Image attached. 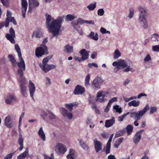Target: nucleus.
Returning <instances> with one entry per match:
<instances>
[{"mask_svg": "<svg viewBox=\"0 0 159 159\" xmlns=\"http://www.w3.org/2000/svg\"><path fill=\"white\" fill-rule=\"evenodd\" d=\"M149 106L148 104H147L143 110H140L137 112H130V117L134 118L136 120H139L149 110Z\"/></svg>", "mask_w": 159, "mask_h": 159, "instance_id": "20e7f679", "label": "nucleus"}, {"mask_svg": "<svg viewBox=\"0 0 159 159\" xmlns=\"http://www.w3.org/2000/svg\"><path fill=\"white\" fill-rule=\"evenodd\" d=\"M116 100H110L107 107L105 109V112H107L109 111L110 107H111L110 104L112 103L113 101Z\"/></svg>", "mask_w": 159, "mask_h": 159, "instance_id": "c03bdc74", "label": "nucleus"}, {"mask_svg": "<svg viewBox=\"0 0 159 159\" xmlns=\"http://www.w3.org/2000/svg\"><path fill=\"white\" fill-rule=\"evenodd\" d=\"M128 135H129L133 131V127L131 125H129L126 127Z\"/></svg>", "mask_w": 159, "mask_h": 159, "instance_id": "4c0bfd02", "label": "nucleus"}, {"mask_svg": "<svg viewBox=\"0 0 159 159\" xmlns=\"http://www.w3.org/2000/svg\"><path fill=\"white\" fill-rule=\"evenodd\" d=\"M127 67L126 68H125L124 70V72H128L129 71H130L132 72L134 71V70L132 68H130V66H127Z\"/></svg>", "mask_w": 159, "mask_h": 159, "instance_id": "6e6d98bb", "label": "nucleus"}, {"mask_svg": "<svg viewBox=\"0 0 159 159\" xmlns=\"http://www.w3.org/2000/svg\"><path fill=\"white\" fill-rule=\"evenodd\" d=\"M15 49L18 53V56L20 62H17V64L19 67L17 70V73L21 76L23 75V71L25 70V62L23 58L22 57V55L20 49L17 44H16L15 45Z\"/></svg>", "mask_w": 159, "mask_h": 159, "instance_id": "f03ea898", "label": "nucleus"}, {"mask_svg": "<svg viewBox=\"0 0 159 159\" xmlns=\"http://www.w3.org/2000/svg\"><path fill=\"white\" fill-rule=\"evenodd\" d=\"M19 75L20 78V88L21 93L22 95L25 97L27 95L26 93V87L25 86L26 81L25 78L23 77V75L21 76L20 75Z\"/></svg>", "mask_w": 159, "mask_h": 159, "instance_id": "423d86ee", "label": "nucleus"}, {"mask_svg": "<svg viewBox=\"0 0 159 159\" xmlns=\"http://www.w3.org/2000/svg\"><path fill=\"white\" fill-rule=\"evenodd\" d=\"M143 131V129H141L136 132L133 139V142L135 144H137L139 142L141 139L142 133Z\"/></svg>", "mask_w": 159, "mask_h": 159, "instance_id": "4468645a", "label": "nucleus"}, {"mask_svg": "<svg viewBox=\"0 0 159 159\" xmlns=\"http://www.w3.org/2000/svg\"><path fill=\"white\" fill-rule=\"evenodd\" d=\"M76 152L72 149L70 150L69 154L66 156L67 159H76Z\"/></svg>", "mask_w": 159, "mask_h": 159, "instance_id": "aec40b11", "label": "nucleus"}, {"mask_svg": "<svg viewBox=\"0 0 159 159\" xmlns=\"http://www.w3.org/2000/svg\"><path fill=\"white\" fill-rule=\"evenodd\" d=\"M40 115L42 117L43 120H45V119L44 117L46 116H47V112L43 110H40Z\"/></svg>", "mask_w": 159, "mask_h": 159, "instance_id": "e433bc0d", "label": "nucleus"}, {"mask_svg": "<svg viewBox=\"0 0 159 159\" xmlns=\"http://www.w3.org/2000/svg\"><path fill=\"white\" fill-rule=\"evenodd\" d=\"M33 34H35L36 37L40 38L43 36V34L41 31H39L37 32H34L33 33Z\"/></svg>", "mask_w": 159, "mask_h": 159, "instance_id": "37998d69", "label": "nucleus"}, {"mask_svg": "<svg viewBox=\"0 0 159 159\" xmlns=\"http://www.w3.org/2000/svg\"><path fill=\"white\" fill-rule=\"evenodd\" d=\"M13 155V153H10L7 155L4 158V159H11Z\"/></svg>", "mask_w": 159, "mask_h": 159, "instance_id": "0e129e2a", "label": "nucleus"}, {"mask_svg": "<svg viewBox=\"0 0 159 159\" xmlns=\"http://www.w3.org/2000/svg\"><path fill=\"white\" fill-rule=\"evenodd\" d=\"M88 37L95 40H97L98 39V35L97 33L95 34L94 32H91L90 34L88 36Z\"/></svg>", "mask_w": 159, "mask_h": 159, "instance_id": "393cba45", "label": "nucleus"}, {"mask_svg": "<svg viewBox=\"0 0 159 159\" xmlns=\"http://www.w3.org/2000/svg\"><path fill=\"white\" fill-rule=\"evenodd\" d=\"M29 89L30 96L32 99H34V94L35 92V87L34 84L30 80L29 82Z\"/></svg>", "mask_w": 159, "mask_h": 159, "instance_id": "ddd939ff", "label": "nucleus"}, {"mask_svg": "<svg viewBox=\"0 0 159 159\" xmlns=\"http://www.w3.org/2000/svg\"><path fill=\"white\" fill-rule=\"evenodd\" d=\"M104 13V11L103 9H100L98 11V14L99 16H102Z\"/></svg>", "mask_w": 159, "mask_h": 159, "instance_id": "4d7b16f0", "label": "nucleus"}, {"mask_svg": "<svg viewBox=\"0 0 159 159\" xmlns=\"http://www.w3.org/2000/svg\"><path fill=\"white\" fill-rule=\"evenodd\" d=\"M56 68V66L53 64H48L46 67H44L42 69L45 73H46L52 69H54Z\"/></svg>", "mask_w": 159, "mask_h": 159, "instance_id": "5701e85b", "label": "nucleus"}, {"mask_svg": "<svg viewBox=\"0 0 159 159\" xmlns=\"http://www.w3.org/2000/svg\"><path fill=\"white\" fill-rule=\"evenodd\" d=\"M48 53V48L40 46V47L36 48L35 51V55L37 57H41L44 54H47Z\"/></svg>", "mask_w": 159, "mask_h": 159, "instance_id": "0eeeda50", "label": "nucleus"}, {"mask_svg": "<svg viewBox=\"0 0 159 159\" xmlns=\"http://www.w3.org/2000/svg\"><path fill=\"white\" fill-rule=\"evenodd\" d=\"M90 80V74L88 73L85 78V85L87 87L89 84V81Z\"/></svg>", "mask_w": 159, "mask_h": 159, "instance_id": "f704fd0d", "label": "nucleus"}, {"mask_svg": "<svg viewBox=\"0 0 159 159\" xmlns=\"http://www.w3.org/2000/svg\"><path fill=\"white\" fill-rule=\"evenodd\" d=\"M144 96H146L147 94L143 93H142L139 94L138 95L137 97L136 96H134L131 97L129 98H125V97H124V99H136L137 98H140L141 97Z\"/></svg>", "mask_w": 159, "mask_h": 159, "instance_id": "cd10ccee", "label": "nucleus"}, {"mask_svg": "<svg viewBox=\"0 0 159 159\" xmlns=\"http://www.w3.org/2000/svg\"><path fill=\"white\" fill-rule=\"evenodd\" d=\"M102 79L99 77H96L93 81V85L96 88H99L101 84L103 82Z\"/></svg>", "mask_w": 159, "mask_h": 159, "instance_id": "2eb2a0df", "label": "nucleus"}, {"mask_svg": "<svg viewBox=\"0 0 159 159\" xmlns=\"http://www.w3.org/2000/svg\"><path fill=\"white\" fill-rule=\"evenodd\" d=\"M157 110V108L155 107H150V113L151 114H153L156 112Z\"/></svg>", "mask_w": 159, "mask_h": 159, "instance_id": "5fc2aeb1", "label": "nucleus"}, {"mask_svg": "<svg viewBox=\"0 0 159 159\" xmlns=\"http://www.w3.org/2000/svg\"><path fill=\"white\" fill-rule=\"evenodd\" d=\"M28 154V149L27 148L25 151L23 153L21 154L19 156V157H20L21 156L23 157V158H25L26 156Z\"/></svg>", "mask_w": 159, "mask_h": 159, "instance_id": "09e8293b", "label": "nucleus"}, {"mask_svg": "<svg viewBox=\"0 0 159 159\" xmlns=\"http://www.w3.org/2000/svg\"><path fill=\"white\" fill-rule=\"evenodd\" d=\"M8 98L6 99H15L14 94L13 93H8L7 95Z\"/></svg>", "mask_w": 159, "mask_h": 159, "instance_id": "a18cd8bd", "label": "nucleus"}, {"mask_svg": "<svg viewBox=\"0 0 159 159\" xmlns=\"http://www.w3.org/2000/svg\"><path fill=\"white\" fill-rule=\"evenodd\" d=\"M134 10L133 8H131L129 9V17L130 18H131L133 16L134 14Z\"/></svg>", "mask_w": 159, "mask_h": 159, "instance_id": "603ef678", "label": "nucleus"}, {"mask_svg": "<svg viewBox=\"0 0 159 159\" xmlns=\"http://www.w3.org/2000/svg\"><path fill=\"white\" fill-rule=\"evenodd\" d=\"M8 57L10 61L12 63V65L15 66L16 63V61L13 56L11 54H9L8 55Z\"/></svg>", "mask_w": 159, "mask_h": 159, "instance_id": "473e14b6", "label": "nucleus"}, {"mask_svg": "<svg viewBox=\"0 0 159 159\" xmlns=\"http://www.w3.org/2000/svg\"><path fill=\"white\" fill-rule=\"evenodd\" d=\"M94 148L96 152H98L102 148V143L96 139L93 140Z\"/></svg>", "mask_w": 159, "mask_h": 159, "instance_id": "dca6fc26", "label": "nucleus"}, {"mask_svg": "<svg viewBox=\"0 0 159 159\" xmlns=\"http://www.w3.org/2000/svg\"><path fill=\"white\" fill-rule=\"evenodd\" d=\"M159 36L158 34H154L153 36L151 37V40L152 41L156 42L158 41V38Z\"/></svg>", "mask_w": 159, "mask_h": 159, "instance_id": "49530a36", "label": "nucleus"}, {"mask_svg": "<svg viewBox=\"0 0 159 159\" xmlns=\"http://www.w3.org/2000/svg\"><path fill=\"white\" fill-rule=\"evenodd\" d=\"M139 102L136 100H133V101L129 102L128 105L129 106H133L135 107L138 106L139 104Z\"/></svg>", "mask_w": 159, "mask_h": 159, "instance_id": "7c9ffc66", "label": "nucleus"}, {"mask_svg": "<svg viewBox=\"0 0 159 159\" xmlns=\"http://www.w3.org/2000/svg\"><path fill=\"white\" fill-rule=\"evenodd\" d=\"M10 34H7L6 37L7 39L11 43L14 44L15 41L14 38H15V32L12 27H11L9 30Z\"/></svg>", "mask_w": 159, "mask_h": 159, "instance_id": "6e6552de", "label": "nucleus"}, {"mask_svg": "<svg viewBox=\"0 0 159 159\" xmlns=\"http://www.w3.org/2000/svg\"><path fill=\"white\" fill-rule=\"evenodd\" d=\"M23 139L20 135L18 139V143L20 146L23 145Z\"/></svg>", "mask_w": 159, "mask_h": 159, "instance_id": "052dcab7", "label": "nucleus"}, {"mask_svg": "<svg viewBox=\"0 0 159 159\" xmlns=\"http://www.w3.org/2000/svg\"><path fill=\"white\" fill-rule=\"evenodd\" d=\"M38 134L43 141H45V140L46 137L45 134L42 127H40V128L38 131Z\"/></svg>", "mask_w": 159, "mask_h": 159, "instance_id": "a878e982", "label": "nucleus"}, {"mask_svg": "<svg viewBox=\"0 0 159 159\" xmlns=\"http://www.w3.org/2000/svg\"><path fill=\"white\" fill-rule=\"evenodd\" d=\"M151 60V57L149 54H148L144 59L145 61H148Z\"/></svg>", "mask_w": 159, "mask_h": 159, "instance_id": "e2e57ef3", "label": "nucleus"}, {"mask_svg": "<svg viewBox=\"0 0 159 159\" xmlns=\"http://www.w3.org/2000/svg\"><path fill=\"white\" fill-rule=\"evenodd\" d=\"M80 143V145L84 149V150H87L89 148V147L87 144L84 143L81 140H79Z\"/></svg>", "mask_w": 159, "mask_h": 159, "instance_id": "c756f323", "label": "nucleus"}, {"mask_svg": "<svg viewBox=\"0 0 159 159\" xmlns=\"http://www.w3.org/2000/svg\"><path fill=\"white\" fill-rule=\"evenodd\" d=\"M76 104L74 103H71L70 104H65V107L70 111H71L73 109V107Z\"/></svg>", "mask_w": 159, "mask_h": 159, "instance_id": "72a5a7b5", "label": "nucleus"}, {"mask_svg": "<svg viewBox=\"0 0 159 159\" xmlns=\"http://www.w3.org/2000/svg\"><path fill=\"white\" fill-rule=\"evenodd\" d=\"M64 16H59L55 20H52L50 24L47 27L50 32L52 34L54 37L58 35L61 27V24L64 21Z\"/></svg>", "mask_w": 159, "mask_h": 159, "instance_id": "f257e3e1", "label": "nucleus"}, {"mask_svg": "<svg viewBox=\"0 0 159 159\" xmlns=\"http://www.w3.org/2000/svg\"><path fill=\"white\" fill-rule=\"evenodd\" d=\"M85 92L84 87L80 85H77L73 93L75 95L82 94Z\"/></svg>", "mask_w": 159, "mask_h": 159, "instance_id": "9b49d317", "label": "nucleus"}, {"mask_svg": "<svg viewBox=\"0 0 159 159\" xmlns=\"http://www.w3.org/2000/svg\"><path fill=\"white\" fill-rule=\"evenodd\" d=\"M10 21L11 22H12L14 25H16V21L14 17H11L10 20Z\"/></svg>", "mask_w": 159, "mask_h": 159, "instance_id": "774afa93", "label": "nucleus"}, {"mask_svg": "<svg viewBox=\"0 0 159 159\" xmlns=\"http://www.w3.org/2000/svg\"><path fill=\"white\" fill-rule=\"evenodd\" d=\"M152 48L153 51L159 52V45L153 46Z\"/></svg>", "mask_w": 159, "mask_h": 159, "instance_id": "680f3d73", "label": "nucleus"}, {"mask_svg": "<svg viewBox=\"0 0 159 159\" xmlns=\"http://www.w3.org/2000/svg\"><path fill=\"white\" fill-rule=\"evenodd\" d=\"M61 112L62 114V116L66 117L69 120H71L73 117L72 114L70 112H68V111L63 108H60Z\"/></svg>", "mask_w": 159, "mask_h": 159, "instance_id": "f8f14e48", "label": "nucleus"}, {"mask_svg": "<svg viewBox=\"0 0 159 159\" xmlns=\"http://www.w3.org/2000/svg\"><path fill=\"white\" fill-rule=\"evenodd\" d=\"M96 7V3L93 4L91 3L89 5L87 6V8L89 11H93L94 10Z\"/></svg>", "mask_w": 159, "mask_h": 159, "instance_id": "c9c22d12", "label": "nucleus"}, {"mask_svg": "<svg viewBox=\"0 0 159 159\" xmlns=\"http://www.w3.org/2000/svg\"><path fill=\"white\" fill-rule=\"evenodd\" d=\"M47 41H48L47 38L44 39L42 42V44L40 46H41L42 47H43L45 48H48L46 46V45H45L46 43L47 42Z\"/></svg>", "mask_w": 159, "mask_h": 159, "instance_id": "13d9d810", "label": "nucleus"}, {"mask_svg": "<svg viewBox=\"0 0 159 159\" xmlns=\"http://www.w3.org/2000/svg\"><path fill=\"white\" fill-rule=\"evenodd\" d=\"M15 100H5V103L8 104H12L14 103Z\"/></svg>", "mask_w": 159, "mask_h": 159, "instance_id": "69168bd1", "label": "nucleus"}, {"mask_svg": "<svg viewBox=\"0 0 159 159\" xmlns=\"http://www.w3.org/2000/svg\"><path fill=\"white\" fill-rule=\"evenodd\" d=\"M28 3L26 0H21L22 14L24 17L25 16V13L27 9Z\"/></svg>", "mask_w": 159, "mask_h": 159, "instance_id": "f3484780", "label": "nucleus"}, {"mask_svg": "<svg viewBox=\"0 0 159 159\" xmlns=\"http://www.w3.org/2000/svg\"><path fill=\"white\" fill-rule=\"evenodd\" d=\"M111 148V144L107 143L106 146L104 148L106 154L110 153Z\"/></svg>", "mask_w": 159, "mask_h": 159, "instance_id": "58836bf2", "label": "nucleus"}, {"mask_svg": "<svg viewBox=\"0 0 159 159\" xmlns=\"http://www.w3.org/2000/svg\"><path fill=\"white\" fill-rule=\"evenodd\" d=\"M51 58V57H48L44 58L43 59L42 64H39V66L42 69L43 68V67H46V66L48 65L47 64V63Z\"/></svg>", "mask_w": 159, "mask_h": 159, "instance_id": "b1692460", "label": "nucleus"}, {"mask_svg": "<svg viewBox=\"0 0 159 159\" xmlns=\"http://www.w3.org/2000/svg\"><path fill=\"white\" fill-rule=\"evenodd\" d=\"M121 55V53L118 49L115 50L114 52V58L115 59L117 58Z\"/></svg>", "mask_w": 159, "mask_h": 159, "instance_id": "ea45409f", "label": "nucleus"}, {"mask_svg": "<svg viewBox=\"0 0 159 159\" xmlns=\"http://www.w3.org/2000/svg\"><path fill=\"white\" fill-rule=\"evenodd\" d=\"M118 66L119 67L121 66L122 68H125L127 66V64L125 60L120 59L119 60Z\"/></svg>", "mask_w": 159, "mask_h": 159, "instance_id": "bb28decb", "label": "nucleus"}, {"mask_svg": "<svg viewBox=\"0 0 159 159\" xmlns=\"http://www.w3.org/2000/svg\"><path fill=\"white\" fill-rule=\"evenodd\" d=\"M85 20H84L83 19H82L80 18H79L78 19V20L77 21H76V22H78V23L79 24L80 23L81 25H82L84 24V23H85Z\"/></svg>", "mask_w": 159, "mask_h": 159, "instance_id": "bf43d9fd", "label": "nucleus"}, {"mask_svg": "<svg viewBox=\"0 0 159 159\" xmlns=\"http://www.w3.org/2000/svg\"><path fill=\"white\" fill-rule=\"evenodd\" d=\"M54 150L58 155L64 154L67 151L66 147L61 143H58L55 146Z\"/></svg>", "mask_w": 159, "mask_h": 159, "instance_id": "39448f33", "label": "nucleus"}, {"mask_svg": "<svg viewBox=\"0 0 159 159\" xmlns=\"http://www.w3.org/2000/svg\"><path fill=\"white\" fill-rule=\"evenodd\" d=\"M48 116L49 119L51 120L54 119L56 118L55 115L51 111H48Z\"/></svg>", "mask_w": 159, "mask_h": 159, "instance_id": "de8ad7c7", "label": "nucleus"}, {"mask_svg": "<svg viewBox=\"0 0 159 159\" xmlns=\"http://www.w3.org/2000/svg\"><path fill=\"white\" fill-rule=\"evenodd\" d=\"M89 51H87L85 49H83L80 51V53L82 56L81 58L83 61L89 58Z\"/></svg>", "mask_w": 159, "mask_h": 159, "instance_id": "a211bd4d", "label": "nucleus"}, {"mask_svg": "<svg viewBox=\"0 0 159 159\" xmlns=\"http://www.w3.org/2000/svg\"><path fill=\"white\" fill-rule=\"evenodd\" d=\"M130 113V112H127V113L124 114V115L120 116H119L118 117V120L119 121H120V122H121V121H122L123 119H124V118L127 116Z\"/></svg>", "mask_w": 159, "mask_h": 159, "instance_id": "79ce46f5", "label": "nucleus"}, {"mask_svg": "<svg viewBox=\"0 0 159 159\" xmlns=\"http://www.w3.org/2000/svg\"><path fill=\"white\" fill-rule=\"evenodd\" d=\"M10 22V18H7L5 23H4L6 27H7Z\"/></svg>", "mask_w": 159, "mask_h": 159, "instance_id": "338daca9", "label": "nucleus"}, {"mask_svg": "<svg viewBox=\"0 0 159 159\" xmlns=\"http://www.w3.org/2000/svg\"><path fill=\"white\" fill-rule=\"evenodd\" d=\"M46 25L47 27L50 24V22L52 20H54V18L52 17L50 15H46Z\"/></svg>", "mask_w": 159, "mask_h": 159, "instance_id": "2f4dec72", "label": "nucleus"}, {"mask_svg": "<svg viewBox=\"0 0 159 159\" xmlns=\"http://www.w3.org/2000/svg\"><path fill=\"white\" fill-rule=\"evenodd\" d=\"M38 0H29V8L28 11L30 12L33 9L37 8L39 5V3Z\"/></svg>", "mask_w": 159, "mask_h": 159, "instance_id": "1a4fd4ad", "label": "nucleus"}, {"mask_svg": "<svg viewBox=\"0 0 159 159\" xmlns=\"http://www.w3.org/2000/svg\"><path fill=\"white\" fill-rule=\"evenodd\" d=\"M65 51L67 53H71L73 51L72 46H70L69 45H66L64 47Z\"/></svg>", "mask_w": 159, "mask_h": 159, "instance_id": "c85d7f7f", "label": "nucleus"}, {"mask_svg": "<svg viewBox=\"0 0 159 159\" xmlns=\"http://www.w3.org/2000/svg\"><path fill=\"white\" fill-rule=\"evenodd\" d=\"M108 94V92L99 91L97 94V99H104V98L106 95Z\"/></svg>", "mask_w": 159, "mask_h": 159, "instance_id": "412c9836", "label": "nucleus"}, {"mask_svg": "<svg viewBox=\"0 0 159 159\" xmlns=\"http://www.w3.org/2000/svg\"><path fill=\"white\" fill-rule=\"evenodd\" d=\"M138 9L139 12V21L140 24L143 25V27L144 28H147L148 24L145 17L147 15V12L145 8L141 6L138 7Z\"/></svg>", "mask_w": 159, "mask_h": 159, "instance_id": "7ed1b4c3", "label": "nucleus"}, {"mask_svg": "<svg viewBox=\"0 0 159 159\" xmlns=\"http://www.w3.org/2000/svg\"><path fill=\"white\" fill-rule=\"evenodd\" d=\"M71 24L74 28L77 31L80 35H83V32L82 29L79 25V24L78 23V22H76L75 21H74L71 22Z\"/></svg>", "mask_w": 159, "mask_h": 159, "instance_id": "6ab92c4d", "label": "nucleus"}, {"mask_svg": "<svg viewBox=\"0 0 159 159\" xmlns=\"http://www.w3.org/2000/svg\"><path fill=\"white\" fill-rule=\"evenodd\" d=\"M14 116L12 115H9L5 119V125L8 128H11L13 125L11 121L13 120Z\"/></svg>", "mask_w": 159, "mask_h": 159, "instance_id": "9d476101", "label": "nucleus"}, {"mask_svg": "<svg viewBox=\"0 0 159 159\" xmlns=\"http://www.w3.org/2000/svg\"><path fill=\"white\" fill-rule=\"evenodd\" d=\"M113 108L114 109L116 110V111L117 112H118L120 113L122 112L121 108V107H119V106L116 105L113 107Z\"/></svg>", "mask_w": 159, "mask_h": 159, "instance_id": "3c124183", "label": "nucleus"}, {"mask_svg": "<svg viewBox=\"0 0 159 159\" xmlns=\"http://www.w3.org/2000/svg\"><path fill=\"white\" fill-rule=\"evenodd\" d=\"M124 135V131L123 130H121L117 132L115 135V137L117 138L120 136H122Z\"/></svg>", "mask_w": 159, "mask_h": 159, "instance_id": "8fccbe9b", "label": "nucleus"}, {"mask_svg": "<svg viewBox=\"0 0 159 159\" xmlns=\"http://www.w3.org/2000/svg\"><path fill=\"white\" fill-rule=\"evenodd\" d=\"M115 122V118L113 117L111 119L107 120L105 121V126L107 128L112 126Z\"/></svg>", "mask_w": 159, "mask_h": 159, "instance_id": "4be33fe9", "label": "nucleus"}, {"mask_svg": "<svg viewBox=\"0 0 159 159\" xmlns=\"http://www.w3.org/2000/svg\"><path fill=\"white\" fill-rule=\"evenodd\" d=\"M75 18V16L73 15L68 14L66 16V21H71Z\"/></svg>", "mask_w": 159, "mask_h": 159, "instance_id": "a19ab883", "label": "nucleus"}, {"mask_svg": "<svg viewBox=\"0 0 159 159\" xmlns=\"http://www.w3.org/2000/svg\"><path fill=\"white\" fill-rule=\"evenodd\" d=\"M0 1L4 6L7 7H8L9 2L8 0H0Z\"/></svg>", "mask_w": 159, "mask_h": 159, "instance_id": "864d4df0", "label": "nucleus"}]
</instances>
